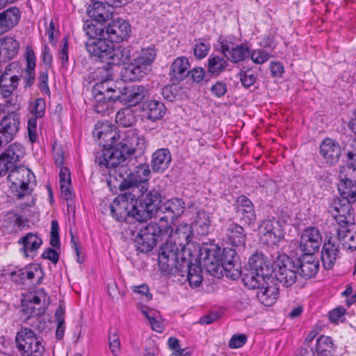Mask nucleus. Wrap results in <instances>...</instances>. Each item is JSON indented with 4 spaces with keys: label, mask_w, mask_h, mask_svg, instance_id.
Wrapping results in <instances>:
<instances>
[{
    "label": "nucleus",
    "mask_w": 356,
    "mask_h": 356,
    "mask_svg": "<svg viewBox=\"0 0 356 356\" xmlns=\"http://www.w3.org/2000/svg\"><path fill=\"white\" fill-rule=\"evenodd\" d=\"M93 135L103 147L99 152L118 150L122 152H135L137 149L143 150L145 148V138L140 136L138 131L135 129L118 131L114 126L99 122L95 124Z\"/></svg>",
    "instance_id": "f257e3e1"
},
{
    "label": "nucleus",
    "mask_w": 356,
    "mask_h": 356,
    "mask_svg": "<svg viewBox=\"0 0 356 356\" xmlns=\"http://www.w3.org/2000/svg\"><path fill=\"white\" fill-rule=\"evenodd\" d=\"M134 152H122L118 150H103L97 152L95 155V162L102 169L108 170L110 177H114L119 181L118 187L121 191L130 188L131 170L124 164L127 156Z\"/></svg>",
    "instance_id": "f03ea898"
},
{
    "label": "nucleus",
    "mask_w": 356,
    "mask_h": 356,
    "mask_svg": "<svg viewBox=\"0 0 356 356\" xmlns=\"http://www.w3.org/2000/svg\"><path fill=\"white\" fill-rule=\"evenodd\" d=\"M163 228H168L169 231L163 234L165 243L161 247L159 253V262L160 264H166L168 267L173 264L177 258V252L179 247H185L193 234L192 227L186 223L179 224L174 231L169 223L161 224Z\"/></svg>",
    "instance_id": "7ed1b4c3"
},
{
    "label": "nucleus",
    "mask_w": 356,
    "mask_h": 356,
    "mask_svg": "<svg viewBox=\"0 0 356 356\" xmlns=\"http://www.w3.org/2000/svg\"><path fill=\"white\" fill-rule=\"evenodd\" d=\"M205 260L214 266H221L225 275L232 280H236L241 275L236 264V251L234 248H225L222 250L216 247L209 249Z\"/></svg>",
    "instance_id": "20e7f679"
},
{
    "label": "nucleus",
    "mask_w": 356,
    "mask_h": 356,
    "mask_svg": "<svg viewBox=\"0 0 356 356\" xmlns=\"http://www.w3.org/2000/svg\"><path fill=\"white\" fill-rule=\"evenodd\" d=\"M161 199V193L156 189L148 190L146 187L143 191H140L136 195L138 213H135L136 220L146 221L153 213L159 212Z\"/></svg>",
    "instance_id": "39448f33"
},
{
    "label": "nucleus",
    "mask_w": 356,
    "mask_h": 356,
    "mask_svg": "<svg viewBox=\"0 0 356 356\" xmlns=\"http://www.w3.org/2000/svg\"><path fill=\"white\" fill-rule=\"evenodd\" d=\"M165 229L157 222H150L143 227L135 239L136 249L143 253L150 252L159 240L164 241L163 234L169 231L168 228Z\"/></svg>",
    "instance_id": "423d86ee"
},
{
    "label": "nucleus",
    "mask_w": 356,
    "mask_h": 356,
    "mask_svg": "<svg viewBox=\"0 0 356 356\" xmlns=\"http://www.w3.org/2000/svg\"><path fill=\"white\" fill-rule=\"evenodd\" d=\"M15 341L22 356H43L45 348L42 339L33 330L22 328L17 332Z\"/></svg>",
    "instance_id": "0eeeda50"
},
{
    "label": "nucleus",
    "mask_w": 356,
    "mask_h": 356,
    "mask_svg": "<svg viewBox=\"0 0 356 356\" xmlns=\"http://www.w3.org/2000/svg\"><path fill=\"white\" fill-rule=\"evenodd\" d=\"M111 213L118 221H124L130 216L136 219L138 213L136 194L127 191L114 200L110 206Z\"/></svg>",
    "instance_id": "6e6552de"
},
{
    "label": "nucleus",
    "mask_w": 356,
    "mask_h": 356,
    "mask_svg": "<svg viewBox=\"0 0 356 356\" xmlns=\"http://www.w3.org/2000/svg\"><path fill=\"white\" fill-rule=\"evenodd\" d=\"M19 70V65L17 62L8 65L3 71L0 65V95L3 97H11L17 89L22 76Z\"/></svg>",
    "instance_id": "1a4fd4ad"
},
{
    "label": "nucleus",
    "mask_w": 356,
    "mask_h": 356,
    "mask_svg": "<svg viewBox=\"0 0 356 356\" xmlns=\"http://www.w3.org/2000/svg\"><path fill=\"white\" fill-rule=\"evenodd\" d=\"M10 171L8 179L11 183V189L18 199L28 193V186L34 177L31 170L23 165L14 166Z\"/></svg>",
    "instance_id": "9d476101"
},
{
    "label": "nucleus",
    "mask_w": 356,
    "mask_h": 356,
    "mask_svg": "<svg viewBox=\"0 0 356 356\" xmlns=\"http://www.w3.org/2000/svg\"><path fill=\"white\" fill-rule=\"evenodd\" d=\"M285 222L273 218L264 220L259 226L261 239L268 245H275L284 238Z\"/></svg>",
    "instance_id": "9b49d317"
},
{
    "label": "nucleus",
    "mask_w": 356,
    "mask_h": 356,
    "mask_svg": "<svg viewBox=\"0 0 356 356\" xmlns=\"http://www.w3.org/2000/svg\"><path fill=\"white\" fill-rule=\"evenodd\" d=\"M273 272L277 281L283 286L288 288L296 282L298 266L291 258L284 256L277 261Z\"/></svg>",
    "instance_id": "f8f14e48"
},
{
    "label": "nucleus",
    "mask_w": 356,
    "mask_h": 356,
    "mask_svg": "<svg viewBox=\"0 0 356 356\" xmlns=\"http://www.w3.org/2000/svg\"><path fill=\"white\" fill-rule=\"evenodd\" d=\"M222 239L235 248H244L247 241L244 225L229 220L222 228Z\"/></svg>",
    "instance_id": "ddd939ff"
},
{
    "label": "nucleus",
    "mask_w": 356,
    "mask_h": 356,
    "mask_svg": "<svg viewBox=\"0 0 356 356\" xmlns=\"http://www.w3.org/2000/svg\"><path fill=\"white\" fill-rule=\"evenodd\" d=\"M118 87L115 90L116 94L108 96V98L113 100H118L120 102L128 104L129 106H134L139 104L147 95V90L143 86H133L131 88Z\"/></svg>",
    "instance_id": "4468645a"
},
{
    "label": "nucleus",
    "mask_w": 356,
    "mask_h": 356,
    "mask_svg": "<svg viewBox=\"0 0 356 356\" xmlns=\"http://www.w3.org/2000/svg\"><path fill=\"white\" fill-rule=\"evenodd\" d=\"M218 42L219 51L232 63H237L249 57L250 50L245 44H235L222 38H219Z\"/></svg>",
    "instance_id": "2eb2a0df"
},
{
    "label": "nucleus",
    "mask_w": 356,
    "mask_h": 356,
    "mask_svg": "<svg viewBox=\"0 0 356 356\" xmlns=\"http://www.w3.org/2000/svg\"><path fill=\"white\" fill-rule=\"evenodd\" d=\"M348 201L336 199L330 207V212L338 224V227L354 224L355 216L353 209Z\"/></svg>",
    "instance_id": "dca6fc26"
},
{
    "label": "nucleus",
    "mask_w": 356,
    "mask_h": 356,
    "mask_svg": "<svg viewBox=\"0 0 356 356\" xmlns=\"http://www.w3.org/2000/svg\"><path fill=\"white\" fill-rule=\"evenodd\" d=\"M236 218L244 226H250L256 220L254 205L245 195L239 196L234 204Z\"/></svg>",
    "instance_id": "f3484780"
},
{
    "label": "nucleus",
    "mask_w": 356,
    "mask_h": 356,
    "mask_svg": "<svg viewBox=\"0 0 356 356\" xmlns=\"http://www.w3.org/2000/svg\"><path fill=\"white\" fill-rule=\"evenodd\" d=\"M19 116L17 113L11 112L0 122V147L10 142L19 130Z\"/></svg>",
    "instance_id": "a211bd4d"
},
{
    "label": "nucleus",
    "mask_w": 356,
    "mask_h": 356,
    "mask_svg": "<svg viewBox=\"0 0 356 356\" xmlns=\"http://www.w3.org/2000/svg\"><path fill=\"white\" fill-rule=\"evenodd\" d=\"M322 236L319 230L314 227L305 229L300 239V248L305 254H314L320 248Z\"/></svg>",
    "instance_id": "6ab92c4d"
},
{
    "label": "nucleus",
    "mask_w": 356,
    "mask_h": 356,
    "mask_svg": "<svg viewBox=\"0 0 356 356\" xmlns=\"http://www.w3.org/2000/svg\"><path fill=\"white\" fill-rule=\"evenodd\" d=\"M106 34L113 42H121L127 40L131 32L130 24L126 20L118 18L112 20L106 27Z\"/></svg>",
    "instance_id": "aec40b11"
},
{
    "label": "nucleus",
    "mask_w": 356,
    "mask_h": 356,
    "mask_svg": "<svg viewBox=\"0 0 356 356\" xmlns=\"http://www.w3.org/2000/svg\"><path fill=\"white\" fill-rule=\"evenodd\" d=\"M185 209V203L181 199L172 198L165 201L160 207V211L164 215L159 216V224L172 222L183 213Z\"/></svg>",
    "instance_id": "412c9836"
},
{
    "label": "nucleus",
    "mask_w": 356,
    "mask_h": 356,
    "mask_svg": "<svg viewBox=\"0 0 356 356\" xmlns=\"http://www.w3.org/2000/svg\"><path fill=\"white\" fill-rule=\"evenodd\" d=\"M113 43L105 38H99L94 40H89L86 43L88 52L90 56L98 58L100 61H108L113 50Z\"/></svg>",
    "instance_id": "4be33fe9"
},
{
    "label": "nucleus",
    "mask_w": 356,
    "mask_h": 356,
    "mask_svg": "<svg viewBox=\"0 0 356 356\" xmlns=\"http://www.w3.org/2000/svg\"><path fill=\"white\" fill-rule=\"evenodd\" d=\"M339 243L337 239L333 236L329 237L324 243L321 250V261L325 269H332L340 257Z\"/></svg>",
    "instance_id": "5701e85b"
},
{
    "label": "nucleus",
    "mask_w": 356,
    "mask_h": 356,
    "mask_svg": "<svg viewBox=\"0 0 356 356\" xmlns=\"http://www.w3.org/2000/svg\"><path fill=\"white\" fill-rule=\"evenodd\" d=\"M118 87L116 86L114 88L109 86L108 83L106 81L97 83L94 86L92 93L97 103L95 106L96 112L100 113L104 109L108 108V106L106 104V100L112 102L116 101L109 99L108 96L116 94L115 90H118Z\"/></svg>",
    "instance_id": "b1692460"
},
{
    "label": "nucleus",
    "mask_w": 356,
    "mask_h": 356,
    "mask_svg": "<svg viewBox=\"0 0 356 356\" xmlns=\"http://www.w3.org/2000/svg\"><path fill=\"white\" fill-rule=\"evenodd\" d=\"M150 170L147 164H140L131 170L130 178V188L129 191L135 194L140 193L147 187V182L149 179Z\"/></svg>",
    "instance_id": "393cba45"
},
{
    "label": "nucleus",
    "mask_w": 356,
    "mask_h": 356,
    "mask_svg": "<svg viewBox=\"0 0 356 356\" xmlns=\"http://www.w3.org/2000/svg\"><path fill=\"white\" fill-rule=\"evenodd\" d=\"M45 111V102L42 98L34 101L31 108V113L34 117L28 120L27 131L29 140L33 143L37 140V118H42Z\"/></svg>",
    "instance_id": "a878e982"
},
{
    "label": "nucleus",
    "mask_w": 356,
    "mask_h": 356,
    "mask_svg": "<svg viewBox=\"0 0 356 356\" xmlns=\"http://www.w3.org/2000/svg\"><path fill=\"white\" fill-rule=\"evenodd\" d=\"M152 65L135 58L125 69L124 76L131 81H139L152 71Z\"/></svg>",
    "instance_id": "bb28decb"
},
{
    "label": "nucleus",
    "mask_w": 356,
    "mask_h": 356,
    "mask_svg": "<svg viewBox=\"0 0 356 356\" xmlns=\"http://www.w3.org/2000/svg\"><path fill=\"white\" fill-rule=\"evenodd\" d=\"M320 154L327 163L334 165L339 159L341 147L339 143L333 139L325 138L321 143Z\"/></svg>",
    "instance_id": "cd10ccee"
},
{
    "label": "nucleus",
    "mask_w": 356,
    "mask_h": 356,
    "mask_svg": "<svg viewBox=\"0 0 356 356\" xmlns=\"http://www.w3.org/2000/svg\"><path fill=\"white\" fill-rule=\"evenodd\" d=\"M190 63L187 58L180 56L171 64L170 69V80L173 84L179 83L189 74Z\"/></svg>",
    "instance_id": "c85d7f7f"
},
{
    "label": "nucleus",
    "mask_w": 356,
    "mask_h": 356,
    "mask_svg": "<svg viewBox=\"0 0 356 356\" xmlns=\"http://www.w3.org/2000/svg\"><path fill=\"white\" fill-rule=\"evenodd\" d=\"M337 234L336 238L344 248L356 250V223L338 227Z\"/></svg>",
    "instance_id": "c756f323"
},
{
    "label": "nucleus",
    "mask_w": 356,
    "mask_h": 356,
    "mask_svg": "<svg viewBox=\"0 0 356 356\" xmlns=\"http://www.w3.org/2000/svg\"><path fill=\"white\" fill-rule=\"evenodd\" d=\"M250 269L260 274V276L268 277L273 272L270 261L261 253H256L249 258Z\"/></svg>",
    "instance_id": "7c9ffc66"
},
{
    "label": "nucleus",
    "mask_w": 356,
    "mask_h": 356,
    "mask_svg": "<svg viewBox=\"0 0 356 356\" xmlns=\"http://www.w3.org/2000/svg\"><path fill=\"white\" fill-rule=\"evenodd\" d=\"M21 13L17 7H11L0 13V35L13 29L19 22Z\"/></svg>",
    "instance_id": "2f4dec72"
},
{
    "label": "nucleus",
    "mask_w": 356,
    "mask_h": 356,
    "mask_svg": "<svg viewBox=\"0 0 356 356\" xmlns=\"http://www.w3.org/2000/svg\"><path fill=\"white\" fill-rule=\"evenodd\" d=\"M298 270L300 268V275L305 279L314 277L319 268V262L314 254H305L301 259L297 261Z\"/></svg>",
    "instance_id": "473e14b6"
},
{
    "label": "nucleus",
    "mask_w": 356,
    "mask_h": 356,
    "mask_svg": "<svg viewBox=\"0 0 356 356\" xmlns=\"http://www.w3.org/2000/svg\"><path fill=\"white\" fill-rule=\"evenodd\" d=\"M171 161V153L168 148L158 149L152 156V168L154 172H163L169 167Z\"/></svg>",
    "instance_id": "72a5a7b5"
},
{
    "label": "nucleus",
    "mask_w": 356,
    "mask_h": 356,
    "mask_svg": "<svg viewBox=\"0 0 356 356\" xmlns=\"http://www.w3.org/2000/svg\"><path fill=\"white\" fill-rule=\"evenodd\" d=\"M279 295V288L270 282L266 283V286H261L257 291V297L259 301L264 305L270 307L277 300Z\"/></svg>",
    "instance_id": "f704fd0d"
},
{
    "label": "nucleus",
    "mask_w": 356,
    "mask_h": 356,
    "mask_svg": "<svg viewBox=\"0 0 356 356\" xmlns=\"http://www.w3.org/2000/svg\"><path fill=\"white\" fill-rule=\"evenodd\" d=\"M143 110L147 118L154 122L161 119L165 113V105L157 100H149L143 104Z\"/></svg>",
    "instance_id": "c9c22d12"
},
{
    "label": "nucleus",
    "mask_w": 356,
    "mask_h": 356,
    "mask_svg": "<svg viewBox=\"0 0 356 356\" xmlns=\"http://www.w3.org/2000/svg\"><path fill=\"white\" fill-rule=\"evenodd\" d=\"M132 50L131 46L120 45L114 47L113 44L111 56L108 63L116 65L126 63L131 58Z\"/></svg>",
    "instance_id": "e433bc0d"
},
{
    "label": "nucleus",
    "mask_w": 356,
    "mask_h": 356,
    "mask_svg": "<svg viewBox=\"0 0 356 356\" xmlns=\"http://www.w3.org/2000/svg\"><path fill=\"white\" fill-rule=\"evenodd\" d=\"M338 189L342 200L353 203L356 202V180L343 178L338 184Z\"/></svg>",
    "instance_id": "4c0bfd02"
},
{
    "label": "nucleus",
    "mask_w": 356,
    "mask_h": 356,
    "mask_svg": "<svg viewBox=\"0 0 356 356\" xmlns=\"http://www.w3.org/2000/svg\"><path fill=\"white\" fill-rule=\"evenodd\" d=\"M228 66L227 59L222 56L211 55L207 60V71L215 76L224 72Z\"/></svg>",
    "instance_id": "58836bf2"
},
{
    "label": "nucleus",
    "mask_w": 356,
    "mask_h": 356,
    "mask_svg": "<svg viewBox=\"0 0 356 356\" xmlns=\"http://www.w3.org/2000/svg\"><path fill=\"white\" fill-rule=\"evenodd\" d=\"M19 43L12 37L6 36L0 39V49L4 58H13L18 53Z\"/></svg>",
    "instance_id": "ea45409f"
},
{
    "label": "nucleus",
    "mask_w": 356,
    "mask_h": 356,
    "mask_svg": "<svg viewBox=\"0 0 356 356\" xmlns=\"http://www.w3.org/2000/svg\"><path fill=\"white\" fill-rule=\"evenodd\" d=\"M25 150L23 145L19 143H15L1 154L14 167L15 165L24 157Z\"/></svg>",
    "instance_id": "a19ab883"
},
{
    "label": "nucleus",
    "mask_w": 356,
    "mask_h": 356,
    "mask_svg": "<svg viewBox=\"0 0 356 356\" xmlns=\"http://www.w3.org/2000/svg\"><path fill=\"white\" fill-rule=\"evenodd\" d=\"M264 276H260V274L250 269L243 275L242 281L244 285L250 289H258L263 286L265 282Z\"/></svg>",
    "instance_id": "79ce46f5"
},
{
    "label": "nucleus",
    "mask_w": 356,
    "mask_h": 356,
    "mask_svg": "<svg viewBox=\"0 0 356 356\" xmlns=\"http://www.w3.org/2000/svg\"><path fill=\"white\" fill-rule=\"evenodd\" d=\"M195 229L200 235H207L211 229V220L209 214L204 211H199L195 221Z\"/></svg>",
    "instance_id": "37998d69"
},
{
    "label": "nucleus",
    "mask_w": 356,
    "mask_h": 356,
    "mask_svg": "<svg viewBox=\"0 0 356 356\" xmlns=\"http://www.w3.org/2000/svg\"><path fill=\"white\" fill-rule=\"evenodd\" d=\"M26 86H31L33 83V80L35 79V73L34 70L35 67V56L34 54L33 50L31 47L26 48Z\"/></svg>",
    "instance_id": "c03bdc74"
},
{
    "label": "nucleus",
    "mask_w": 356,
    "mask_h": 356,
    "mask_svg": "<svg viewBox=\"0 0 356 356\" xmlns=\"http://www.w3.org/2000/svg\"><path fill=\"white\" fill-rule=\"evenodd\" d=\"M23 244V251L24 252H33L38 250L42 245V239L36 234L29 233L23 236L19 241Z\"/></svg>",
    "instance_id": "a18cd8bd"
},
{
    "label": "nucleus",
    "mask_w": 356,
    "mask_h": 356,
    "mask_svg": "<svg viewBox=\"0 0 356 356\" xmlns=\"http://www.w3.org/2000/svg\"><path fill=\"white\" fill-rule=\"evenodd\" d=\"M115 122L124 127L132 126L136 122L133 111L129 107L120 110L116 114Z\"/></svg>",
    "instance_id": "49530a36"
},
{
    "label": "nucleus",
    "mask_w": 356,
    "mask_h": 356,
    "mask_svg": "<svg viewBox=\"0 0 356 356\" xmlns=\"http://www.w3.org/2000/svg\"><path fill=\"white\" fill-rule=\"evenodd\" d=\"M83 29L90 40L104 36V29L101 25L95 24L92 20L86 21L83 24Z\"/></svg>",
    "instance_id": "de8ad7c7"
},
{
    "label": "nucleus",
    "mask_w": 356,
    "mask_h": 356,
    "mask_svg": "<svg viewBox=\"0 0 356 356\" xmlns=\"http://www.w3.org/2000/svg\"><path fill=\"white\" fill-rule=\"evenodd\" d=\"M317 356H328L331 353L332 343L331 339L328 337L322 335L315 342L314 345Z\"/></svg>",
    "instance_id": "09e8293b"
},
{
    "label": "nucleus",
    "mask_w": 356,
    "mask_h": 356,
    "mask_svg": "<svg viewBox=\"0 0 356 356\" xmlns=\"http://www.w3.org/2000/svg\"><path fill=\"white\" fill-rule=\"evenodd\" d=\"M187 279L191 286H198L202 281V271L200 266L193 264H187Z\"/></svg>",
    "instance_id": "8fccbe9b"
},
{
    "label": "nucleus",
    "mask_w": 356,
    "mask_h": 356,
    "mask_svg": "<svg viewBox=\"0 0 356 356\" xmlns=\"http://www.w3.org/2000/svg\"><path fill=\"white\" fill-rule=\"evenodd\" d=\"M48 299L49 298L45 291L43 289H39L34 292L27 294L23 301L42 306V304H45Z\"/></svg>",
    "instance_id": "3c124183"
},
{
    "label": "nucleus",
    "mask_w": 356,
    "mask_h": 356,
    "mask_svg": "<svg viewBox=\"0 0 356 356\" xmlns=\"http://www.w3.org/2000/svg\"><path fill=\"white\" fill-rule=\"evenodd\" d=\"M343 148L350 165L353 169H356V138H349Z\"/></svg>",
    "instance_id": "603ef678"
},
{
    "label": "nucleus",
    "mask_w": 356,
    "mask_h": 356,
    "mask_svg": "<svg viewBox=\"0 0 356 356\" xmlns=\"http://www.w3.org/2000/svg\"><path fill=\"white\" fill-rule=\"evenodd\" d=\"M65 311L61 307H59V308L57 309L55 314V318L57 322V327L56 331V338L58 340H60L63 339L64 336V332L65 330Z\"/></svg>",
    "instance_id": "864d4df0"
},
{
    "label": "nucleus",
    "mask_w": 356,
    "mask_h": 356,
    "mask_svg": "<svg viewBox=\"0 0 356 356\" xmlns=\"http://www.w3.org/2000/svg\"><path fill=\"white\" fill-rule=\"evenodd\" d=\"M156 56V53L155 49L152 47H148L143 48L140 51H138L136 58L153 65Z\"/></svg>",
    "instance_id": "5fc2aeb1"
},
{
    "label": "nucleus",
    "mask_w": 356,
    "mask_h": 356,
    "mask_svg": "<svg viewBox=\"0 0 356 356\" xmlns=\"http://www.w3.org/2000/svg\"><path fill=\"white\" fill-rule=\"evenodd\" d=\"M22 310L29 316H40L44 313V307L31 302H22Z\"/></svg>",
    "instance_id": "6e6d98bb"
},
{
    "label": "nucleus",
    "mask_w": 356,
    "mask_h": 356,
    "mask_svg": "<svg viewBox=\"0 0 356 356\" xmlns=\"http://www.w3.org/2000/svg\"><path fill=\"white\" fill-rule=\"evenodd\" d=\"M249 56L252 62L256 64H263L272 57L270 54L263 49L250 51Z\"/></svg>",
    "instance_id": "4d7b16f0"
},
{
    "label": "nucleus",
    "mask_w": 356,
    "mask_h": 356,
    "mask_svg": "<svg viewBox=\"0 0 356 356\" xmlns=\"http://www.w3.org/2000/svg\"><path fill=\"white\" fill-rule=\"evenodd\" d=\"M59 226L57 220H52L51 222V238L50 244L54 248H60Z\"/></svg>",
    "instance_id": "13d9d810"
},
{
    "label": "nucleus",
    "mask_w": 356,
    "mask_h": 356,
    "mask_svg": "<svg viewBox=\"0 0 356 356\" xmlns=\"http://www.w3.org/2000/svg\"><path fill=\"white\" fill-rule=\"evenodd\" d=\"M238 75L242 85L246 88L252 86L257 80V76L250 71L241 72Z\"/></svg>",
    "instance_id": "bf43d9fd"
},
{
    "label": "nucleus",
    "mask_w": 356,
    "mask_h": 356,
    "mask_svg": "<svg viewBox=\"0 0 356 356\" xmlns=\"http://www.w3.org/2000/svg\"><path fill=\"white\" fill-rule=\"evenodd\" d=\"M210 49L209 43L199 42L197 43L193 48L195 56L198 59H202L207 56Z\"/></svg>",
    "instance_id": "052dcab7"
},
{
    "label": "nucleus",
    "mask_w": 356,
    "mask_h": 356,
    "mask_svg": "<svg viewBox=\"0 0 356 356\" xmlns=\"http://www.w3.org/2000/svg\"><path fill=\"white\" fill-rule=\"evenodd\" d=\"M63 45L58 51V59L61 63V65L63 67H66L68 64V51H69V47H68V42L66 38H64L63 40Z\"/></svg>",
    "instance_id": "680f3d73"
},
{
    "label": "nucleus",
    "mask_w": 356,
    "mask_h": 356,
    "mask_svg": "<svg viewBox=\"0 0 356 356\" xmlns=\"http://www.w3.org/2000/svg\"><path fill=\"white\" fill-rule=\"evenodd\" d=\"M247 341V337L244 334H234L229 341V346L231 348H238L242 347Z\"/></svg>",
    "instance_id": "e2e57ef3"
},
{
    "label": "nucleus",
    "mask_w": 356,
    "mask_h": 356,
    "mask_svg": "<svg viewBox=\"0 0 356 356\" xmlns=\"http://www.w3.org/2000/svg\"><path fill=\"white\" fill-rule=\"evenodd\" d=\"M108 344L111 352L117 355L120 350V341L119 337L115 334H110L108 337Z\"/></svg>",
    "instance_id": "0e129e2a"
},
{
    "label": "nucleus",
    "mask_w": 356,
    "mask_h": 356,
    "mask_svg": "<svg viewBox=\"0 0 356 356\" xmlns=\"http://www.w3.org/2000/svg\"><path fill=\"white\" fill-rule=\"evenodd\" d=\"M94 9L88 10L89 15L95 18L98 22H104L106 20L104 15L100 11L101 8L103 7L102 3L96 2L93 5Z\"/></svg>",
    "instance_id": "69168bd1"
},
{
    "label": "nucleus",
    "mask_w": 356,
    "mask_h": 356,
    "mask_svg": "<svg viewBox=\"0 0 356 356\" xmlns=\"http://www.w3.org/2000/svg\"><path fill=\"white\" fill-rule=\"evenodd\" d=\"M193 82L199 83L204 80L205 76V70L202 67H195L191 71L188 75Z\"/></svg>",
    "instance_id": "338daca9"
},
{
    "label": "nucleus",
    "mask_w": 356,
    "mask_h": 356,
    "mask_svg": "<svg viewBox=\"0 0 356 356\" xmlns=\"http://www.w3.org/2000/svg\"><path fill=\"white\" fill-rule=\"evenodd\" d=\"M211 91L216 97H221L224 96L227 91V85L223 81H217L212 86Z\"/></svg>",
    "instance_id": "774afa93"
}]
</instances>
